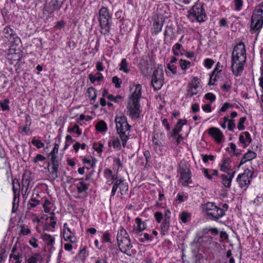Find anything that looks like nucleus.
Segmentation results:
<instances>
[{"label": "nucleus", "mask_w": 263, "mask_h": 263, "mask_svg": "<svg viewBox=\"0 0 263 263\" xmlns=\"http://www.w3.org/2000/svg\"><path fill=\"white\" fill-rule=\"evenodd\" d=\"M112 82L115 84L116 88H120L122 83V80L117 76H115L112 79Z\"/></svg>", "instance_id": "obj_45"}, {"label": "nucleus", "mask_w": 263, "mask_h": 263, "mask_svg": "<svg viewBox=\"0 0 263 263\" xmlns=\"http://www.w3.org/2000/svg\"><path fill=\"white\" fill-rule=\"evenodd\" d=\"M99 25L101 28V33L103 35H108L110 32L112 23V14L109 12L108 9L102 7L99 11Z\"/></svg>", "instance_id": "obj_4"}, {"label": "nucleus", "mask_w": 263, "mask_h": 263, "mask_svg": "<svg viewBox=\"0 0 263 263\" xmlns=\"http://www.w3.org/2000/svg\"><path fill=\"white\" fill-rule=\"evenodd\" d=\"M221 178L222 179V184L226 187H230L232 180L228 177V176L222 174Z\"/></svg>", "instance_id": "obj_34"}, {"label": "nucleus", "mask_w": 263, "mask_h": 263, "mask_svg": "<svg viewBox=\"0 0 263 263\" xmlns=\"http://www.w3.org/2000/svg\"><path fill=\"white\" fill-rule=\"evenodd\" d=\"M193 79L194 82L189 83L188 85L187 97H192L193 96L196 95L198 92L197 88L199 84V79L197 77H194Z\"/></svg>", "instance_id": "obj_14"}, {"label": "nucleus", "mask_w": 263, "mask_h": 263, "mask_svg": "<svg viewBox=\"0 0 263 263\" xmlns=\"http://www.w3.org/2000/svg\"><path fill=\"white\" fill-rule=\"evenodd\" d=\"M164 73L162 68L158 67L152 74L151 84L155 90H158L163 84Z\"/></svg>", "instance_id": "obj_8"}, {"label": "nucleus", "mask_w": 263, "mask_h": 263, "mask_svg": "<svg viewBox=\"0 0 263 263\" xmlns=\"http://www.w3.org/2000/svg\"><path fill=\"white\" fill-rule=\"evenodd\" d=\"M235 124L234 123V120L233 119H230L229 122H228V128L230 131H233L235 127Z\"/></svg>", "instance_id": "obj_62"}, {"label": "nucleus", "mask_w": 263, "mask_h": 263, "mask_svg": "<svg viewBox=\"0 0 263 263\" xmlns=\"http://www.w3.org/2000/svg\"><path fill=\"white\" fill-rule=\"evenodd\" d=\"M116 129L118 134L122 142L123 147H125L129 139L130 125L127 122V118L125 116L116 117L115 119Z\"/></svg>", "instance_id": "obj_3"}, {"label": "nucleus", "mask_w": 263, "mask_h": 263, "mask_svg": "<svg viewBox=\"0 0 263 263\" xmlns=\"http://www.w3.org/2000/svg\"><path fill=\"white\" fill-rule=\"evenodd\" d=\"M63 237L65 241H69L73 243L77 242V238L73 233L68 234L66 231L64 230Z\"/></svg>", "instance_id": "obj_31"}, {"label": "nucleus", "mask_w": 263, "mask_h": 263, "mask_svg": "<svg viewBox=\"0 0 263 263\" xmlns=\"http://www.w3.org/2000/svg\"><path fill=\"white\" fill-rule=\"evenodd\" d=\"M12 253L10 255V258H13L15 260L19 259L20 258L23 257V255L21 253L18 251L16 246H14L12 249Z\"/></svg>", "instance_id": "obj_32"}, {"label": "nucleus", "mask_w": 263, "mask_h": 263, "mask_svg": "<svg viewBox=\"0 0 263 263\" xmlns=\"http://www.w3.org/2000/svg\"><path fill=\"white\" fill-rule=\"evenodd\" d=\"M246 51L243 43L239 42L234 48L232 53L231 68L236 77L240 76L246 62Z\"/></svg>", "instance_id": "obj_1"}, {"label": "nucleus", "mask_w": 263, "mask_h": 263, "mask_svg": "<svg viewBox=\"0 0 263 263\" xmlns=\"http://www.w3.org/2000/svg\"><path fill=\"white\" fill-rule=\"evenodd\" d=\"M104 176L107 179L106 183L110 185L114 181L117 179V175L113 174L112 171L109 168H105L104 171Z\"/></svg>", "instance_id": "obj_17"}, {"label": "nucleus", "mask_w": 263, "mask_h": 263, "mask_svg": "<svg viewBox=\"0 0 263 263\" xmlns=\"http://www.w3.org/2000/svg\"><path fill=\"white\" fill-rule=\"evenodd\" d=\"M203 208L206 212L207 216L212 220H218L225 215L224 211L213 202H208L204 205Z\"/></svg>", "instance_id": "obj_7"}, {"label": "nucleus", "mask_w": 263, "mask_h": 263, "mask_svg": "<svg viewBox=\"0 0 263 263\" xmlns=\"http://www.w3.org/2000/svg\"><path fill=\"white\" fill-rule=\"evenodd\" d=\"M3 33L5 37L11 41L17 42H21V40L18 36L15 30L9 26H7L4 29Z\"/></svg>", "instance_id": "obj_12"}, {"label": "nucleus", "mask_w": 263, "mask_h": 263, "mask_svg": "<svg viewBox=\"0 0 263 263\" xmlns=\"http://www.w3.org/2000/svg\"><path fill=\"white\" fill-rule=\"evenodd\" d=\"M42 260V256L39 253H35L28 259L27 263H37L38 261H41Z\"/></svg>", "instance_id": "obj_33"}, {"label": "nucleus", "mask_w": 263, "mask_h": 263, "mask_svg": "<svg viewBox=\"0 0 263 263\" xmlns=\"http://www.w3.org/2000/svg\"><path fill=\"white\" fill-rule=\"evenodd\" d=\"M204 98L208 100H210L211 103L216 100V96L213 93L209 92L205 95Z\"/></svg>", "instance_id": "obj_50"}, {"label": "nucleus", "mask_w": 263, "mask_h": 263, "mask_svg": "<svg viewBox=\"0 0 263 263\" xmlns=\"http://www.w3.org/2000/svg\"><path fill=\"white\" fill-rule=\"evenodd\" d=\"M135 222L137 224V227H134L133 230L130 232V233L139 235V233L144 231L146 228V225L145 222L142 221L141 219L137 217L135 219ZM142 234L139 235L141 236Z\"/></svg>", "instance_id": "obj_15"}, {"label": "nucleus", "mask_w": 263, "mask_h": 263, "mask_svg": "<svg viewBox=\"0 0 263 263\" xmlns=\"http://www.w3.org/2000/svg\"><path fill=\"white\" fill-rule=\"evenodd\" d=\"M40 204V201L36 199L35 198L32 197L28 203L30 208H33Z\"/></svg>", "instance_id": "obj_48"}, {"label": "nucleus", "mask_w": 263, "mask_h": 263, "mask_svg": "<svg viewBox=\"0 0 263 263\" xmlns=\"http://www.w3.org/2000/svg\"><path fill=\"white\" fill-rule=\"evenodd\" d=\"M187 17L193 18L192 22L196 21L199 23L205 22L207 16L205 12L204 4L202 3H196L187 12Z\"/></svg>", "instance_id": "obj_6"}, {"label": "nucleus", "mask_w": 263, "mask_h": 263, "mask_svg": "<svg viewBox=\"0 0 263 263\" xmlns=\"http://www.w3.org/2000/svg\"><path fill=\"white\" fill-rule=\"evenodd\" d=\"M51 204V202L48 200L46 199L45 202L43 205L44 211L45 213H48L50 211V208H49V205Z\"/></svg>", "instance_id": "obj_54"}, {"label": "nucleus", "mask_w": 263, "mask_h": 263, "mask_svg": "<svg viewBox=\"0 0 263 263\" xmlns=\"http://www.w3.org/2000/svg\"><path fill=\"white\" fill-rule=\"evenodd\" d=\"M51 157V160L52 166V167H59V162L58 157L55 155H49Z\"/></svg>", "instance_id": "obj_44"}, {"label": "nucleus", "mask_w": 263, "mask_h": 263, "mask_svg": "<svg viewBox=\"0 0 263 263\" xmlns=\"http://www.w3.org/2000/svg\"><path fill=\"white\" fill-rule=\"evenodd\" d=\"M230 159H226L223 160V163L220 165V171L223 172L228 173L231 170V166L230 165Z\"/></svg>", "instance_id": "obj_30"}, {"label": "nucleus", "mask_w": 263, "mask_h": 263, "mask_svg": "<svg viewBox=\"0 0 263 263\" xmlns=\"http://www.w3.org/2000/svg\"><path fill=\"white\" fill-rule=\"evenodd\" d=\"M12 190L15 196L20 195V183L18 179L12 180Z\"/></svg>", "instance_id": "obj_25"}, {"label": "nucleus", "mask_w": 263, "mask_h": 263, "mask_svg": "<svg viewBox=\"0 0 263 263\" xmlns=\"http://www.w3.org/2000/svg\"><path fill=\"white\" fill-rule=\"evenodd\" d=\"M117 240L119 250L129 256H131L130 250L133 247L129 235L126 231L120 227L117 235Z\"/></svg>", "instance_id": "obj_5"}, {"label": "nucleus", "mask_w": 263, "mask_h": 263, "mask_svg": "<svg viewBox=\"0 0 263 263\" xmlns=\"http://www.w3.org/2000/svg\"><path fill=\"white\" fill-rule=\"evenodd\" d=\"M103 145L101 143H95L93 145V149L98 153H101L102 152Z\"/></svg>", "instance_id": "obj_47"}, {"label": "nucleus", "mask_w": 263, "mask_h": 263, "mask_svg": "<svg viewBox=\"0 0 263 263\" xmlns=\"http://www.w3.org/2000/svg\"><path fill=\"white\" fill-rule=\"evenodd\" d=\"M163 25V21L161 18V20L158 17L155 19L153 23V33L155 34H157L161 30Z\"/></svg>", "instance_id": "obj_19"}, {"label": "nucleus", "mask_w": 263, "mask_h": 263, "mask_svg": "<svg viewBox=\"0 0 263 263\" xmlns=\"http://www.w3.org/2000/svg\"><path fill=\"white\" fill-rule=\"evenodd\" d=\"M214 63V62L213 60L211 59H206L204 61V66L208 68H210L212 67Z\"/></svg>", "instance_id": "obj_60"}, {"label": "nucleus", "mask_w": 263, "mask_h": 263, "mask_svg": "<svg viewBox=\"0 0 263 263\" xmlns=\"http://www.w3.org/2000/svg\"><path fill=\"white\" fill-rule=\"evenodd\" d=\"M180 178L182 183L184 186H187L188 184L191 182V173L190 170L185 167H180Z\"/></svg>", "instance_id": "obj_11"}, {"label": "nucleus", "mask_w": 263, "mask_h": 263, "mask_svg": "<svg viewBox=\"0 0 263 263\" xmlns=\"http://www.w3.org/2000/svg\"><path fill=\"white\" fill-rule=\"evenodd\" d=\"M122 97L120 95H118L116 97H114L112 95H109L107 96V99L114 101L115 102H118L119 99H122Z\"/></svg>", "instance_id": "obj_59"}, {"label": "nucleus", "mask_w": 263, "mask_h": 263, "mask_svg": "<svg viewBox=\"0 0 263 263\" xmlns=\"http://www.w3.org/2000/svg\"><path fill=\"white\" fill-rule=\"evenodd\" d=\"M70 132L76 133L78 135H81L82 134V132L80 130L79 126L77 124H75L71 129L70 130H69Z\"/></svg>", "instance_id": "obj_58"}, {"label": "nucleus", "mask_w": 263, "mask_h": 263, "mask_svg": "<svg viewBox=\"0 0 263 263\" xmlns=\"http://www.w3.org/2000/svg\"><path fill=\"white\" fill-rule=\"evenodd\" d=\"M247 120V118L246 117H243L240 118L238 124L237 125V128L239 130H243L245 128L243 125L244 123Z\"/></svg>", "instance_id": "obj_46"}, {"label": "nucleus", "mask_w": 263, "mask_h": 263, "mask_svg": "<svg viewBox=\"0 0 263 263\" xmlns=\"http://www.w3.org/2000/svg\"><path fill=\"white\" fill-rule=\"evenodd\" d=\"M257 154L255 152L249 151L247 153L244 154L243 158L241 159L239 167L247 162V161H251L256 157Z\"/></svg>", "instance_id": "obj_18"}, {"label": "nucleus", "mask_w": 263, "mask_h": 263, "mask_svg": "<svg viewBox=\"0 0 263 263\" xmlns=\"http://www.w3.org/2000/svg\"><path fill=\"white\" fill-rule=\"evenodd\" d=\"M128 190L127 183H124L120 186V191L122 195L125 194Z\"/></svg>", "instance_id": "obj_52"}, {"label": "nucleus", "mask_w": 263, "mask_h": 263, "mask_svg": "<svg viewBox=\"0 0 263 263\" xmlns=\"http://www.w3.org/2000/svg\"><path fill=\"white\" fill-rule=\"evenodd\" d=\"M239 140L240 143L245 144L243 147L245 148L247 143H250L252 142V139L249 132H245L239 136Z\"/></svg>", "instance_id": "obj_22"}, {"label": "nucleus", "mask_w": 263, "mask_h": 263, "mask_svg": "<svg viewBox=\"0 0 263 263\" xmlns=\"http://www.w3.org/2000/svg\"><path fill=\"white\" fill-rule=\"evenodd\" d=\"M14 45H11L9 49L8 54L11 55L10 58L11 63L14 64L15 63L16 65L18 64V63L24 57L23 53L20 49H16L14 48Z\"/></svg>", "instance_id": "obj_10"}, {"label": "nucleus", "mask_w": 263, "mask_h": 263, "mask_svg": "<svg viewBox=\"0 0 263 263\" xmlns=\"http://www.w3.org/2000/svg\"><path fill=\"white\" fill-rule=\"evenodd\" d=\"M9 103V100L8 99H5L3 101L0 102V106L3 111L9 110L10 109Z\"/></svg>", "instance_id": "obj_40"}, {"label": "nucleus", "mask_w": 263, "mask_h": 263, "mask_svg": "<svg viewBox=\"0 0 263 263\" xmlns=\"http://www.w3.org/2000/svg\"><path fill=\"white\" fill-rule=\"evenodd\" d=\"M22 194H23L24 189L25 188V194L26 193L28 187L30 185V180L29 177L27 176L25 174H23L22 176Z\"/></svg>", "instance_id": "obj_28"}, {"label": "nucleus", "mask_w": 263, "mask_h": 263, "mask_svg": "<svg viewBox=\"0 0 263 263\" xmlns=\"http://www.w3.org/2000/svg\"><path fill=\"white\" fill-rule=\"evenodd\" d=\"M179 64L181 69L185 70L190 66L191 62L185 60L180 59Z\"/></svg>", "instance_id": "obj_41"}, {"label": "nucleus", "mask_w": 263, "mask_h": 263, "mask_svg": "<svg viewBox=\"0 0 263 263\" xmlns=\"http://www.w3.org/2000/svg\"><path fill=\"white\" fill-rule=\"evenodd\" d=\"M87 93L91 100L95 101L97 98V90L93 87H89L87 89Z\"/></svg>", "instance_id": "obj_37"}, {"label": "nucleus", "mask_w": 263, "mask_h": 263, "mask_svg": "<svg viewBox=\"0 0 263 263\" xmlns=\"http://www.w3.org/2000/svg\"><path fill=\"white\" fill-rule=\"evenodd\" d=\"M132 103L129 107V115L132 118H138L140 113L139 102L137 101H132Z\"/></svg>", "instance_id": "obj_16"}, {"label": "nucleus", "mask_w": 263, "mask_h": 263, "mask_svg": "<svg viewBox=\"0 0 263 263\" xmlns=\"http://www.w3.org/2000/svg\"><path fill=\"white\" fill-rule=\"evenodd\" d=\"M232 83L230 81H228L222 86V90L228 92L231 88Z\"/></svg>", "instance_id": "obj_55"}, {"label": "nucleus", "mask_w": 263, "mask_h": 263, "mask_svg": "<svg viewBox=\"0 0 263 263\" xmlns=\"http://www.w3.org/2000/svg\"><path fill=\"white\" fill-rule=\"evenodd\" d=\"M77 190L79 194L86 192L88 189V185L82 181L76 185Z\"/></svg>", "instance_id": "obj_29"}, {"label": "nucleus", "mask_w": 263, "mask_h": 263, "mask_svg": "<svg viewBox=\"0 0 263 263\" xmlns=\"http://www.w3.org/2000/svg\"><path fill=\"white\" fill-rule=\"evenodd\" d=\"M232 107H233V106L232 104H231L228 102H226L223 104V106L220 109L219 111L224 112L227 110V109H228L229 108Z\"/></svg>", "instance_id": "obj_61"}, {"label": "nucleus", "mask_w": 263, "mask_h": 263, "mask_svg": "<svg viewBox=\"0 0 263 263\" xmlns=\"http://www.w3.org/2000/svg\"><path fill=\"white\" fill-rule=\"evenodd\" d=\"M170 221L168 220L163 219L162 222L161 224V234L162 235H165L168 232L170 227Z\"/></svg>", "instance_id": "obj_24"}, {"label": "nucleus", "mask_w": 263, "mask_h": 263, "mask_svg": "<svg viewBox=\"0 0 263 263\" xmlns=\"http://www.w3.org/2000/svg\"><path fill=\"white\" fill-rule=\"evenodd\" d=\"M221 70H218L217 67L215 68L211 74L210 75V78L208 83L209 85H214L215 84L213 82L217 81V78L219 77L218 75L220 73Z\"/></svg>", "instance_id": "obj_23"}, {"label": "nucleus", "mask_w": 263, "mask_h": 263, "mask_svg": "<svg viewBox=\"0 0 263 263\" xmlns=\"http://www.w3.org/2000/svg\"><path fill=\"white\" fill-rule=\"evenodd\" d=\"M253 175V172L249 168H247L242 174L238 175L237 181L239 183V186L246 190L251 182Z\"/></svg>", "instance_id": "obj_9"}, {"label": "nucleus", "mask_w": 263, "mask_h": 263, "mask_svg": "<svg viewBox=\"0 0 263 263\" xmlns=\"http://www.w3.org/2000/svg\"><path fill=\"white\" fill-rule=\"evenodd\" d=\"M63 3L59 0H51L49 3V9L51 12L60 9Z\"/></svg>", "instance_id": "obj_21"}, {"label": "nucleus", "mask_w": 263, "mask_h": 263, "mask_svg": "<svg viewBox=\"0 0 263 263\" xmlns=\"http://www.w3.org/2000/svg\"><path fill=\"white\" fill-rule=\"evenodd\" d=\"M201 156L202 160L204 163H207L209 160L213 161L215 158L214 156L213 155H202Z\"/></svg>", "instance_id": "obj_56"}, {"label": "nucleus", "mask_w": 263, "mask_h": 263, "mask_svg": "<svg viewBox=\"0 0 263 263\" xmlns=\"http://www.w3.org/2000/svg\"><path fill=\"white\" fill-rule=\"evenodd\" d=\"M209 135L213 137L217 143H220L222 141L223 135L222 132L218 128L212 127L208 129Z\"/></svg>", "instance_id": "obj_13"}, {"label": "nucleus", "mask_w": 263, "mask_h": 263, "mask_svg": "<svg viewBox=\"0 0 263 263\" xmlns=\"http://www.w3.org/2000/svg\"><path fill=\"white\" fill-rule=\"evenodd\" d=\"M202 173L208 179L211 180L212 179V177L211 175V170H209L208 168H203L202 169Z\"/></svg>", "instance_id": "obj_53"}, {"label": "nucleus", "mask_w": 263, "mask_h": 263, "mask_svg": "<svg viewBox=\"0 0 263 263\" xmlns=\"http://www.w3.org/2000/svg\"><path fill=\"white\" fill-rule=\"evenodd\" d=\"M186 123L187 121L186 120H183L182 119H179L174 128L177 130H178V133H179L182 130V125L186 124Z\"/></svg>", "instance_id": "obj_39"}, {"label": "nucleus", "mask_w": 263, "mask_h": 263, "mask_svg": "<svg viewBox=\"0 0 263 263\" xmlns=\"http://www.w3.org/2000/svg\"><path fill=\"white\" fill-rule=\"evenodd\" d=\"M154 217L158 223H160L163 218V214L160 212H156L154 214Z\"/></svg>", "instance_id": "obj_57"}, {"label": "nucleus", "mask_w": 263, "mask_h": 263, "mask_svg": "<svg viewBox=\"0 0 263 263\" xmlns=\"http://www.w3.org/2000/svg\"><path fill=\"white\" fill-rule=\"evenodd\" d=\"M95 263H107V257L106 256L104 257H98L95 260Z\"/></svg>", "instance_id": "obj_64"}, {"label": "nucleus", "mask_w": 263, "mask_h": 263, "mask_svg": "<svg viewBox=\"0 0 263 263\" xmlns=\"http://www.w3.org/2000/svg\"><path fill=\"white\" fill-rule=\"evenodd\" d=\"M167 68L168 71L166 70V73L167 75H169V72H171L173 76L175 75L177 72V67L174 65H172L171 63H169L167 65Z\"/></svg>", "instance_id": "obj_38"}, {"label": "nucleus", "mask_w": 263, "mask_h": 263, "mask_svg": "<svg viewBox=\"0 0 263 263\" xmlns=\"http://www.w3.org/2000/svg\"><path fill=\"white\" fill-rule=\"evenodd\" d=\"M263 25V2L257 6L251 17L250 32L257 35Z\"/></svg>", "instance_id": "obj_2"}, {"label": "nucleus", "mask_w": 263, "mask_h": 263, "mask_svg": "<svg viewBox=\"0 0 263 263\" xmlns=\"http://www.w3.org/2000/svg\"><path fill=\"white\" fill-rule=\"evenodd\" d=\"M142 86L140 84L136 85V88L134 92L131 96L130 99L132 101H137L139 102V99L141 97Z\"/></svg>", "instance_id": "obj_20"}, {"label": "nucleus", "mask_w": 263, "mask_h": 263, "mask_svg": "<svg viewBox=\"0 0 263 263\" xmlns=\"http://www.w3.org/2000/svg\"><path fill=\"white\" fill-rule=\"evenodd\" d=\"M45 159L46 158L44 156H42L41 154H37L34 158L33 161L34 163H37L39 161H44Z\"/></svg>", "instance_id": "obj_63"}, {"label": "nucleus", "mask_w": 263, "mask_h": 263, "mask_svg": "<svg viewBox=\"0 0 263 263\" xmlns=\"http://www.w3.org/2000/svg\"><path fill=\"white\" fill-rule=\"evenodd\" d=\"M31 143L37 148H41L44 146V144L41 141L36 139L34 137L32 138Z\"/></svg>", "instance_id": "obj_42"}, {"label": "nucleus", "mask_w": 263, "mask_h": 263, "mask_svg": "<svg viewBox=\"0 0 263 263\" xmlns=\"http://www.w3.org/2000/svg\"><path fill=\"white\" fill-rule=\"evenodd\" d=\"M59 167H52L50 172L51 177L53 180L58 177V172Z\"/></svg>", "instance_id": "obj_51"}, {"label": "nucleus", "mask_w": 263, "mask_h": 263, "mask_svg": "<svg viewBox=\"0 0 263 263\" xmlns=\"http://www.w3.org/2000/svg\"><path fill=\"white\" fill-rule=\"evenodd\" d=\"M96 129L99 132H104L107 129V125L104 121H100L96 126Z\"/></svg>", "instance_id": "obj_36"}, {"label": "nucleus", "mask_w": 263, "mask_h": 263, "mask_svg": "<svg viewBox=\"0 0 263 263\" xmlns=\"http://www.w3.org/2000/svg\"><path fill=\"white\" fill-rule=\"evenodd\" d=\"M102 242L111 243L110 235L108 231L105 232L103 234Z\"/></svg>", "instance_id": "obj_43"}, {"label": "nucleus", "mask_w": 263, "mask_h": 263, "mask_svg": "<svg viewBox=\"0 0 263 263\" xmlns=\"http://www.w3.org/2000/svg\"><path fill=\"white\" fill-rule=\"evenodd\" d=\"M179 217L183 223H185L191 219V214L187 211H183L179 214Z\"/></svg>", "instance_id": "obj_27"}, {"label": "nucleus", "mask_w": 263, "mask_h": 263, "mask_svg": "<svg viewBox=\"0 0 263 263\" xmlns=\"http://www.w3.org/2000/svg\"><path fill=\"white\" fill-rule=\"evenodd\" d=\"M235 10L236 11H239L241 10L242 6L243 5L242 0H235Z\"/></svg>", "instance_id": "obj_49"}, {"label": "nucleus", "mask_w": 263, "mask_h": 263, "mask_svg": "<svg viewBox=\"0 0 263 263\" xmlns=\"http://www.w3.org/2000/svg\"><path fill=\"white\" fill-rule=\"evenodd\" d=\"M42 238L43 241L46 242L48 246H53L54 243L55 239L51 235L47 233H43L42 235Z\"/></svg>", "instance_id": "obj_26"}, {"label": "nucleus", "mask_w": 263, "mask_h": 263, "mask_svg": "<svg viewBox=\"0 0 263 263\" xmlns=\"http://www.w3.org/2000/svg\"><path fill=\"white\" fill-rule=\"evenodd\" d=\"M128 63L125 59H123L120 64L119 70L124 71L126 73L129 72V69L127 68Z\"/></svg>", "instance_id": "obj_35"}]
</instances>
